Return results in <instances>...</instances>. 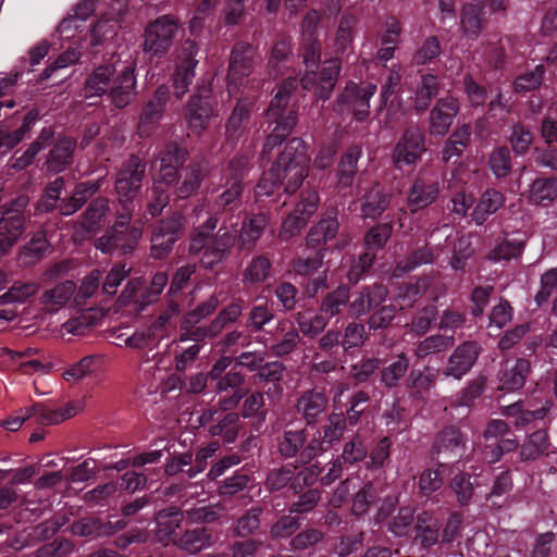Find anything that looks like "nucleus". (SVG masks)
Returning a JSON list of instances; mask_svg holds the SVG:
<instances>
[{"label": "nucleus", "mask_w": 557, "mask_h": 557, "mask_svg": "<svg viewBox=\"0 0 557 557\" xmlns=\"http://www.w3.org/2000/svg\"><path fill=\"white\" fill-rule=\"evenodd\" d=\"M309 154L306 141L300 137L290 138L276 161L264 172L256 186V196H273L283 188L284 193H296L308 175Z\"/></svg>", "instance_id": "obj_1"}, {"label": "nucleus", "mask_w": 557, "mask_h": 557, "mask_svg": "<svg viewBox=\"0 0 557 557\" xmlns=\"http://www.w3.org/2000/svg\"><path fill=\"white\" fill-rule=\"evenodd\" d=\"M219 218L209 215L206 221L193 230L189 236L188 253L200 255V264L205 270H214L226 261L238 243L236 231L221 226L215 232Z\"/></svg>", "instance_id": "obj_2"}, {"label": "nucleus", "mask_w": 557, "mask_h": 557, "mask_svg": "<svg viewBox=\"0 0 557 557\" xmlns=\"http://www.w3.org/2000/svg\"><path fill=\"white\" fill-rule=\"evenodd\" d=\"M300 85L297 77H287L283 81L276 94L271 99L264 115L265 141L262 148V158H270L272 150L281 146L297 124L298 113L295 106H290V97Z\"/></svg>", "instance_id": "obj_3"}, {"label": "nucleus", "mask_w": 557, "mask_h": 557, "mask_svg": "<svg viewBox=\"0 0 557 557\" xmlns=\"http://www.w3.org/2000/svg\"><path fill=\"white\" fill-rule=\"evenodd\" d=\"M178 29V18L172 14L161 15L149 22L144 33V53L150 60L165 58L174 44Z\"/></svg>", "instance_id": "obj_4"}, {"label": "nucleus", "mask_w": 557, "mask_h": 557, "mask_svg": "<svg viewBox=\"0 0 557 557\" xmlns=\"http://www.w3.org/2000/svg\"><path fill=\"white\" fill-rule=\"evenodd\" d=\"M257 63V49L245 40L236 41L228 57L227 92L233 96L247 86Z\"/></svg>", "instance_id": "obj_5"}, {"label": "nucleus", "mask_w": 557, "mask_h": 557, "mask_svg": "<svg viewBox=\"0 0 557 557\" xmlns=\"http://www.w3.org/2000/svg\"><path fill=\"white\" fill-rule=\"evenodd\" d=\"M311 429L307 426L285 429L277 437V453L285 459H294L295 468L305 466L318 457L311 435Z\"/></svg>", "instance_id": "obj_6"}, {"label": "nucleus", "mask_w": 557, "mask_h": 557, "mask_svg": "<svg viewBox=\"0 0 557 557\" xmlns=\"http://www.w3.org/2000/svg\"><path fill=\"white\" fill-rule=\"evenodd\" d=\"M341 71L342 61L339 58L326 59L318 70L304 72L300 77V86L311 92L317 102H325L333 95Z\"/></svg>", "instance_id": "obj_7"}, {"label": "nucleus", "mask_w": 557, "mask_h": 557, "mask_svg": "<svg viewBox=\"0 0 557 557\" xmlns=\"http://www.w3.org/2000/svg\"><path fill=\"white\" fill-rule=\"evenodd\" d=\"M215 107L216 99L211 86L205 83L198 84L184 111L188 128L194 134L200 135L209 127L210 121L215 114Z\"/></svg>", "instance_id": "obj_8"}, {"label": "nucleus", "mask_w": 557, "mask_h": 557, "mask_svg": "<svg viewBox=\"0 0 557 557\" xmlns=\"http://www.w3.org/2000/svg\"><path fill=\"white\" fill-rule=\"evenodd\" d=\"M186 218L181 211H174L161 219L151 233L150 255L152 258L165 259L174 248L175 243L185 233Z\"/></svg>", "instance_id": "obj_9"}, {"label": "nucleus", "mask_w": 557, "mask_h": 557, "mask_svg": "<svg viewBox=\"0 0 557 557\" xmlns=\"http://www.w3.org/2000/svg\"><path fill=\"white\" fill-rule=\"evenodd\" d=\"M199 52V46L195 39L184 40L176 51L174 60V70L171 75L173 94L176 99H182L189 90L193 84L196 67L199 63L196 58Z\"/></svg>", "instance_id": "obj_10"}, {"label": "nucleus", "mask_w": 557, "mask_h": 557, "mask_svg": "<svg viewBox=\"0 0 557 557\" xmlns=\"http://www.w3.org/2000/svg\"><path fill=\"white\" fill-rule=\"evenodd\" d=\"M146 168V161L134 153L122 163L114 181L119 202H134L140 195Z\"/></svg>", "instance_id": "obj_11"}, {"label": "nucleus", "mask_w": 557, "mask_h": 557, "mask_svg": "<svg viewBox=\"0 0 557 557\" xmlns=\"http://www.w3.org/2000/svg\"><path fill=\"white\" fill-rule=\"evenodd\" d=\"M426 151L425 129L421 125L412 124L404 129L397 140L392 152V160L395 168L401 170L404 165L417 164Z\"/></svg>", "instance_id": "obj_12"}, {"label": "nucleus", "mask_w": 557, "mask_h": 557, "mask_svg": "<svg viewBox=\"0 0 557 557\" xmlns=\"http://www.w3.org/2000/svg\"><path fill=\"white\" fill-rule=\"evenodd\" d=\"M319 203L320 197L315 189H301L299 200L296 202L294 210L282 222L280 238L288 240L298 236L318 210Z\"/></svg>", "instance_id": "obj_13"}, {"label": "nucleus", "mask_w": 557, "mask_h": 557, "mask_svg": "<svg viewBox=\"0 0 557 557\" xmlns=\"http://www.w3.org/2000/svg\"><path fill=\"white\" fill-rule=\"evenodd\" d=\"M376 92V85H366L348 82L343 91L336 98L337 110L341 113L351 112L354 119L363 122L370 114V99Z\"/></svg>", "instance_id": "obj_14"}, {"label": "nucleus", "mask_w": 557, "mask_h": 557, "mask_svg": "<svg viewBox=\"0 0 557 557\" xmlns=\"http://www.w3.org/2000/svg\"><path fill=\"white\" fill-rule=\"evenodd\" d=\"M170 98V87L162 84L158 86L151 97L143 103L137 122V134L140 138H148L158 129L165 115L166 104Z\"/></svg>", "instance_id": "obj_15"}, {"label": "nucleus", "mask_w": 557, "mask_h": 557, "mask_svg": "<svg viewBox=\"0 0 557 557\" xmlns=\"http://www.w3.org/2000/svg\"><path fill=\"white\" fill-rule=\"evenodd\" d=\"M143 236V228H125L123 225L108 227L96 239L95 247L103 253L132 255Z\"/></svg>", "instance_id": "obj_16"}, {"label": "nucleus", "mask_w": 557, "mask_h": 557, "mask_svg": "<svg viewBox=\"0 0 557 557\" xmlns=\"http://www.w3.org/2000/svg\"><path fill=\"white\" fill-rule=\"evenodd\" d=\"M483 347L475 339H468L455 347L443 369L445 377L462 380L476 364Z\"/></svg>", "instance_id": "obj_17"}, {"label": "nucleus", "mask_w": 557, "mask_h": 557, "mask_svg": "<svg viewBox=\"0 0 557 557\" xmlns=\"http://www.w3.org/2000/svg\"><path fill=\"white\" fill-rule=\"evenodd\" d=\"M347 425L343 411L327 413L323 421L311 431V438L314 443L318 456L329 451L344 438Z\"/></svg>", "instance_id": "obj_18"}, {"label": "nucleus", "mask_w": 557, "mask_h": 557, "mask_svg": "<svg viewBox=\"0 0 557 557\" xmlns=\"http://www.w3.org/2000/svg\"><path fill=\"white\" fill-rule=\"evenodd\" d=\"M135 72L134 63L123 65L120 70L116 69L107 95L115 109H125L136 99L138 91Z\"/></svg>", "instance_id": "obj_19"}, {"label": "nucleus", "mask_w": 557, "mask_h": 557, "mask_svg": "<svg viewBox=\"0 0 557 557\" xmlns=\"http://www.w3.org/2000/svg\"><path fill=\"white\" fill-rule=\"evenodd\" d=\"M207 176L206 170L198 162H191L173 175V181L164 182L171 190L173 201L186 200L196 196Z\"/></svg>", "instance_id": "obj_20"}, {"label": "nucleus", "mask_w": 557, "mask_h": 557, "mask_svg": "<svg viewBox=\"0 0 557 557\" xmlns=\"http://www.w3.org/2000/svg\"><path fill=\"white\" fill-rule=\"evenodd\" d=\"M329 397L323 391L310 388L301 392L295 404V410L304 421V425L313 429L327 414Z\"/></svg>", "instance_id": "obj_21"}, {"label": "nucleus", "mask_w": 557, "mask_h": 557, "mask_svg": "<svg viewBox=\"0 0 557 557\" xmlns=\"http://www.w3.org/2000/svg\"><path fill=\"white\" fill-rule=\"evenodd\" d=\"M28 203V198L20 196L9 203L2 205V255L24 233L25 218L23 211Z\"/></svg>", "instance_id": "obj_22"}, {"label": "nucleus", "mask_w": 557, "mask_h": 557, "mask_svg": "<svg viewBox=\"0 0 557 557\" xmlns=\"http://www.w3.org/2000/svg\"><path fill=\"white\" fill-rule=\"evenodd\" d=\"M467 450V435L456 425H446L434 437L432 454L454 461Z\"/></svg>", "instance_id": "obj_23"}, {"label": "nucleus", "mask_w": 557, "mask_h": 557, "mask_svg": "<svg viewBox=\"0 0 557 557\" xmlns=\"http://www.w3.org/2000/svg\"><path fill=\"white\" fill-rule=\"evenodd\" d=\"M460 111L459 101L451 96L437 99L430 110L428 117V131L431 136L444 137Z\"/></svg>", "instance_id": "obj_24"}, {"label": "nucleus", "mask_w": 557, "mask_h": 557, "mask_svg": "<svg viewBox=\"0 0 557 557\" xmlns=\"http://www.w3.org/2000/svg\"><path fill=\"white\" fill-rule=\"evenodd\" d=\"M440 182L431 176L418 175L407 190L406 201L411 213L434 203L440 196Z\"/></svg>", "instance_id": "obj_25"}, {"label": "nucleus", "mask_w": 557, "mask_h": 557, "mask_svg": "<svg viewBox=\"0 0 557 557\" xmlns=\"http://www.w3.org/2000/svg\"><path fill=\"white\" fill-rule=\"evenodd\" d=\"M339 210L331 206L306 236L307 248H326V244L336 238L339 230Z\"/></svg>", "instance_id": "obj_26"}, {"label": "nucleus", "mask_w": 557, "mask_h": 557, "mask_svg": "<svg viewBox=\"0 0 557 557\" xmlns=\"http://www.w3.org/2000/svg\"><path fill=\"white\" fill-rule=\"evenodd\" d=\"M243 193L244 185L221 181L210 202V215L219 218L220 214H233L239 210L243 205Z\"/></svg>", "instance_id": "obj_27"}, {"label": "nucleus", "mask_w": 557, "mask_h": 557, "mask_svg": "<svg viewBox=\"0 0 557 557\" xmlns=\"http://www.w3.org/2000/svg\"><path fill=\"white\" fill-rule=\"evenodd\" d=\"M270 223V213L265 211H250L242 220L238 236V246L242 250H252L263 236Z\"/></svg>", "instance_id": "obj_28"}, {"label": "nucleus", "mask_w": 557, "mask_h": 557, "mask_svg": "<svg viewBox=\"0 0 557 557\" xmlns=\"http://www.w3.org/2000/svg\"><path fill=\"white\" fill-rule=\"evenodd\" d=\"M253 110V102L248 97L237 99L225 124L227 143L237 144L248 132Z\"/></svg>", "instance_id": "obj_29"}, {"label": "nucleus", "mask_w": 557, "mask_h": 557, "mask_svg": "<svg viewBox=\"0 0 557 557\" xmlns=\"http://www.w3.org/2000/svg\"><path fill=\"white\" fill-rule=\"evenodd\" d=\"M388 289L381 283L361 287L356 298L349 302V312L359 318L384 305Z\"/></svg>", "instance_id": "obj_30"}, {"label": "nucleus", "mask_w": 557, "mask_h": 557, "mask_svg": "<svg viewBox=\"0 0 557 557\" xmlns=\"http://www.w3.org/2000/svg\"><path fill=\"white\" fill-rule=\"evenodd\" d=\"M488 22L485 2L472 0L462 5L460 12L461 29L467 38L476 39Z\"/></svg>", "instance_id": "obj_31"}, {"label": "nucleus", "mask_w": 557, "mask_h": 557, "mask_svg": "<svg viewBox=\"0 0 557 557\" xmlns=\"http://www.w3.org/2000/svg\"><path fill=\"white\" fill-rule=\"evenodd\" d=\"M76 139L71 136L59 137L50 149L45 166L48 173L59 174L65 171L72 163Z\"/></svg>", "instance_id": "obj_32"}, {"label": "nucleus", "mask_w": 557, "mask_h": 557, "mask_svg": "<svg viewBox=\"0 0 557 557\" xmlns=\"http://www.w3.org/2000/svg\"><path fill=\"white\" fill-rule=\"evenodd\" d=\"M243 399L239 412H237L239 419L243 418L247 420L252 432H260L269 413L264 393L255 391L246 395Z\"/></svg>", "instance_id": "obj_33"}, {"label": "nucleus", "mask_w": 557, "mask_h": 557, "mask_svg": "<svg viewBox=\"0 0 557 557\" xmlns=\"http://www.w3.org/2000/svg\"><path fill=\"white\" fill-rule=\"evenodd\" d=\"M392 195L380 183L366 189L360 198L361 216L367 220L379 219L389 207Z\"/></svg>", "instance_id": "obj_34"}, {"label": "nucleus", "mask_w": 557, "mask_h": 557, "mask_svg": "<svg viewBox=\"0 0 557 557\" xmlns=\"http://www.w3.org/2000/svg\"><path fill=\"white\" fill-rule=\"evenodd\" d=\"M187 159L188 151L186 148L174 141L168 143L160 151V170L157 180L162 182L173 181V175L186 166L185 162Z\"/></svg>", "instance_id": "obj_35"}, {"label": "nucleus", "mask_w": 557, "mask_h": 557, "mask_svg": "<svg viewBox=\"0 0 557 557\" xmlns=\"http://www.w3.org/2000/svg\"><path fill=\"white\" fill-rule=\"evenodd\" d=\"M116 67L113 63H104L96 66L86 77L84 83L85 98H101L108 95Z\"/></svg>", "instance_id": "obj_36"}, {"label": "nucleus", "mask_w": 557, "mask_h": 557, "mask_svg": "<svg viewBox=\"0 0 557 557\" xmlns=\"http://www.w3.org/2000/svg\"><path fill=\"white\" fill-rule=\"evenodd\" d=\"M410 368V359L406 352H399L391 357L384 364L381 363L379 376L381 384L388 391L400 386Z\"/></svg>", "instance_id": "obj_37"}, {"label": "nucleus", "mask_w": 557, "mask_h": 557, "mask_svg": "<svg viewBox=\"0 0 557 557\" xmlns=\"http://www.w3.org/2000/svg\"><path fill=\"white\" fill-rule=\"evenodd\" d=\"M362 156V147L358 144L350 145L341 156L337 170V187L339 190L351 188L358 173V161Z\"/></svg>", "instance_id": "obj_38"}, {"label": "nucleus", "mask_w": 557, "mask_h": 557, "mask_svg": "<svg viewBox=\"0 0 557 557\" xmlns=\"http://www.w3.org/2000/svg\"><path fill=\"white\" fill-rule=\"evenodd\" d=\"M273 274V264L264 253L255 255L242 272L244 287L251 288L264 284Z\"/></svg>", "instance_id": "obj_39"}, {"label": "nucleus", "mask_w": 557, "mask_h": 557, "mask_svg": "<svg viewBox=\"0 0 557 557\" xmlns=\"http://www.w3.org/2000/svg\"><path fill=\"white\" fill-rule=\"evenodd\" d=\"M442 523L432 511L423 510L416 517V540L422 549H429L440 542Z\"/></svg>", "instance_id": "obj_40"}, {"label": "nucleus", "mask_w": 557, "mask_h": 557, "mask_svg": "<svg viewBox=\"0 0 557 557\" xmlns=\"http://www.w3.org/2000/svg\"><path fill=\"white\" fill-rule=\"evenodd\" d=\"M505 195L496 188L485 189L471 212V220L475 225H483L487 219L504 207Z\"/></svg>", "instance_id": "obj_41"}, {"label": "nucleus", "mask_w": 557, "mask_h": 557, "mask_svg": "<svg viewBox=\"0 0 557 557\" xmlns=\"http://www.w3.org/2000/svg\"><path fill=\"white\" fill-rule=\"evenodd\" d=\"M440 77L433 73H424L414 90L412 108L417 114L424 113L440 92Z\"/></svg>", "instance_id": "obj_42"}, {"label": "nucleus", "mask_w": 557, "mask_h": 557, "mask_svg": "<svg viewBox=\"0 0 557 557\" xmlns=\"http://www.w3.org/2000/svg\"><path fill=\"white\" fill-rule=\"evenodd\" d=\"M322 45L313 27H304L298 55L306 67L305 71L318 70L321 62Z\"/></svg>", "instance_id": "obj_43"}, {"label": "nucleus", "mask_w": 557, "mask_h": 557, "mask_svg": "<svg viewBox=\"0 0 557 557\" xmlns=\"http://www.w3.org/2000/svg\"><path fill=\"white\" fill-rule=\"evenodd\" d=\"M531 372V363L528 359L518 358L512 364L508 362L499 373L500 389L515 392L523 387Z\"/></svg>", "instance_id": "obj_44"}, {"label": "nucleus", "mask_w": 557, "mask_h": 557, "mask_svg": "<svg viewBox=\"0 0 557 557\" xmlns=\"http://www.w3.org/2000/svg\"><path fill=\"white\" fill-rule=\"evenodd\" d=\"M239 421L237 412L220 413L216 417V422L208 428V433L211 437L218 438L215 442L232 444L237 440Z\"/></svg>", "instance_id": "obj_45"}, {"label": "nucleus", "mask_w": 557, "mask_h": 557, "mask_svg": "<svg viewBox=\"0 0 557 557\" xmlns=\"http://www.w3.org/2000/svg\"><path fill=\"white\" fill-rule=\"evenodd\" d=\"M312 252L304 256H297L290 260V269L297 276L309 277L319 273L327 248H310Z\"/></svg>", "instance_id": "obj_46"}, {"label": "nucleus", "mask_w": 557, "mask_h": 557, "mask_svg": "<svg viewBox=\"0 0 557 557\" xmlns=\"http://www.w3.org/2000/svg\"><path fill=\"white\" fill-rule=\"evenodd\" d=\"M46 234L36 233L18 252L17 261L22 267H30L38 263L50 248Z\"/></svg>", "instance_id": "obj_47"}, {"label": "nucleus", "mask_w": 557, "mask_h": 557, "mask_svg": "<svg viewBox=\"0 0 557 557\" xmlns=\"http://www.w3.org/2000/svg\"><path fill=\"white\" fill-rule=\"evenodd\" d=\"M436 255L429 244L417 246L401 260L396 263L395 271L399 274H407L419 267L432 264Z\"/></svg>", "instance_id": "obj_48"}, {"label": "nucleus", "mask_w": 557, "mask_h": 557, "mask_svg": "<svg viewBox=\"0 0 557 557\" xmlns=\"http://www.w3.org/2000/svg\"><path fill=\"white\" fill-rule=\"evenodd\" d=\"M36 349H25L23 351H15L10 348L2 347V366L8 362H12L10 366L12 369L16 368L24 374H30L34 372L42 371L45 366L37 359L28 360L27 357L36 354Z\"/></svg>", "instance_id": "obj_49"}, {"label": "nucleus", "mask_w": 557, "mask_h": 557, "mask_svg": "<svg viewBox=\"0 0 557 557\" xmlns=\"http://www.w3.org/2000/svg\"><path fill=\"white\" fill-rule=\"evenodd\" d=\"M349 297L350 288L345 284H341L322 298L319 311L330 321L342 313L349 301Z\"/></svg>", "instance_id": "obj_50"}, {"label": "nucleus", "mask_w": 557, "mask_h": 557, "mask_svg": "<svg viewBox=\"0 0 557 557\" xmlns=\"http://www.w3.org/2000/svg\"><path fill=\"white\" fill-rule=\"evenodd\" d=\"M293 55V38L289 35L283 34L277 36L271 49L269 58V66L278 75L283 70L288 69V62Z\"/></svg>", "instance_id": "obj_51"}, {"label": "nucleus", "mask_w": 557, "mask_h": 557, "mask_svg": "<svg viewBox=\"0 0 557 557\" xmlns=\"http://www.w3.org/2000/svg\"><path fill=\"white\" fill-rule=\"evenodd\" d=\"M16 117L21 120V125L14 131H10L9 126L4 125L2 122V147L5 146L11 149L18 145L26 135L29 134L32 127L37 122L39 112L36 109H33L22 117H20V115H16Z\"/></svg>", "instance_id": "obj_52"}, {"label": "nucleus", "mask_w": 557, "mask_h": 557, "mask_svg": "<svg viewBox=\"0 0 557 557\" xmlns=\"http://www.w3.org/2000/svg\"><path fill=\"white\" fill-rule=\"evenodd\" d=\"M109 211V199L103 196L91 199L86 210L81 215L82 227L87 233H95L101 225Z\"/></svg>", "instance_id": "obj_53"}, {"label": "nucleus", "mask_w": 557, "mask_h": 557, "mask_svg": "<svg viewBox=\"0 0 557 557\" xmlns=\"http://www.w3.org/2000/svg\"><path fill=\"white\" fill-rule=\"evenodd\" d=\"M550 446L548 434L545 430H537L529 435L520 448V461H530L548 454Z\"/></svg>", "instance_id": "obj_54"}, {"label": "nucleus", "mask_w": 557, "mask_h": 557, "mask_svg": "<svg viewBox=\"0 0 557 557\" xmlns=\"http://www.w3.org/2000/svg\"><path fill=\"white\" fill-rule=\"evenodd\" d=\"M557 198V177H539L533 181L529 199L534 205L549 206Z\"/></svg>", "instance_id": "obj_55"}, {"label": "nucleus", "mask_w": 557, "mask_h": 557, "mask_svg": "<svg viewBox=\"0 0 557 557\" xmlns=\"http://www.w3.org/2000/svg\"><path fill=\"white\" fill-rule=\"evenodd\" d=\"M441 463L437 468H425L417 476V495L420 498L429 499L437 493L444 484V472L441 470Z\"/></svg>", "instance_id": "obj_56"}, {"label": "nucleus", "mask_w": 557, "mask_h": 557, "mask_svg": "<svg viewBox=\"0 0 557 557\" xmlns=\"http://www.w3.org/2000/svg\"><path fill=\"white\" fill-rule=\"evenodd\" d=\"M212 532L206 527L186 530L178 539V546L189 554H197L211 545Z\"/></svg>", "instance_id": "obj_57"}, {"label": "nucleus", "mask_w": 557, "mask_h": 557, "mask_svg": "<svg viewBox=\"0 0 557 557\" xmlns=\"http://www.w3.org/2000/svg\"><path fill=\"white\" fill-rule=\"evenodd\" d=\"M381 363L380 358L362 357L350 366L349 379L356 386L369 383L380 372Z\"/></svg>", "instance_id": "obj_58"}, {"label": "nucleus", "mask_w": 557, "mask_h": 557, "mask_svg": "<svg viewBox=\"0 0 557 557\" xmlns=\"http://www.w3.org/2000/svg\"><path fill=\"white\" fill-rule=\"evenodd\" d=\"M545 73V66L537 64L533 70H528L519 74L512 82L513 91L524 96L528 92L537 90L544 82Z\"/></svg>", "instance_id": "obj_59"}, {"label": "nucleus", "mask_w": 557, "mask_h": 557, "mask_svg": "<svg viewBox=\"0 0 557 557\" xmlns=\"http://www.w3.org/2000/svg\"><path fill=\"white\" fill-rule=\"evenodd\" d=\"M442 51L440 38L435 35L428 36L417 46L411 62L417 66L432 64L438 59Z\"/></svg>", "instance_id": "obj_60"}, {"label": "nucleus", "mask_w": 557, "mask_h": 557, "mask_svg": "<svg viewBox=\"0 0 557 557\" xmlns=\"http://www.w3.org/2000/svg\"><path fill=\"white\" fill-rule=\"evenodd\" d=\"M370 399L369 392L364 389H359L348 397L344 412V420L347 426H355L360 422Z\"/></svg>", "instance_id": "obj_61"}, {"label": "nucleus", "mask_w": 557, "mask_h": 557, "mask_svg": "<svg viewBox=\"0 0 557 557\" xmlns=\"http://www.w3.org/2000/svg\"><path fill=\"white\" fill-rule=\"evenodd\" d=\"M438 370L425 366L423 369H411L407 379L406 387L414 393L431 391L437 381Z\"/></svg>", "instance_id": "obj_62"}, {"label": "nucleus", "mask_w": 557, "mask_h": 557, "mask_svg": "<svg viewBox=\"0 0 557 557\" xmlns=\"http://www.w3.org/2000/svg\"><path fill=\"white\" fill-rule=\"evenodd\" d=\"M393 235L392 222L377 223L370 228L363 235V246L366 251L383 250Z\"/></svg>", "instance_id": "obj_63"}, {"label": "nucleus", "mask_w": 557, "mask_h": 557, "mask_svg": "<svg viewBox=\"0 0 557 557\" xmlns=\"http://www.w3.org/2000/svg\"><path fill=\"white\" fill-rule=\"evenodd\" d=\"M455 344V337L443 334H434L420 341L414 348V356L424 359L428 356L443 352Z\"/></svg>", "instance_id": "obj_64"}]
</instances>
